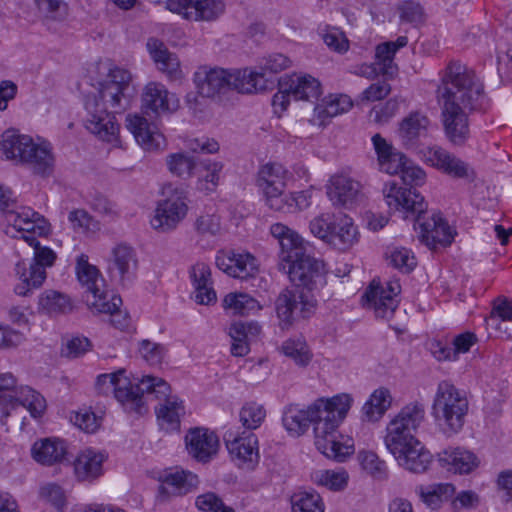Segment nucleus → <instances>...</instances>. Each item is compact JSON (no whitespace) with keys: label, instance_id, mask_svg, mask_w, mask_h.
Instances as JSON below:
<instances>
[{"label":"nucleus","instance_id":"338daca9","mask_svg":"<svg viewBox=\"0 0 512 512\" xmlns=\"http://www.w3.org/2000/svg\"><path fill=\"white\" fill-rule=\"evenodd\" d=\"M292 61L284 54L272 53L264 57L260 62V72L265 73L266 77L271 79L272 75L278 74L288 69Z\"/></svg>","mask_w":512,"mask_h":512},{"label":"nucleus","instance_id":"393cba45","mask_svg":"<svg viewBox=\"0 0 512 512\" xmlns=\"http://www.w3.org/2000/svg\"><path fill=\"white\" fill-rule=\"evenodd\" d=\"M7 220L15 230L21 233L20 238L24 240L25 235L42 236L49 232L46 220L31 208L23 207L20 211L12 208L7 213Z\"/></svg>","mask_w":512,"mask_h":512},{"label":"nucleus","instance_id":"8fccbe9b","mask_svg":"<svg viewBox=\"0 0 512 512\" xmlns=\"http://www.w3.org/2000/svg\"><path fill=\"white\" fill-rule=\"evenodd\" d=\"M223 308L232 314L248 315L259 311L261 306L259 302L246 293L231 292L223 299Z\"/></svg>","mask_w":512,"mask_h":512},{"label":"nucleus","instance_id":"bb28decb","mask_svg":"<svg viewBox=\"0 0 512 512\" xmlns=\"http://www.w3.org/2000/svg\"><path fill=\"white\" fill-rule=\"evenodd\" d=\"M315 446L327 458L337 462H344L354 453L353 439L337 430L315 437Z\"/></svg>","mask_w":512,"mask_h":512},{"label":"nucleus","instance_id":"4468645a","mask_svg":"<svg viewBox=\"0 0 512 512\" xmlns=\"http://www.w3.org/2000/svg\"><path fill=\"white\" fill-rule=\"evenodd\" d=\"M425 419V407L420 402L405 405L389 422L386 428L384 443L398 442L415 437L416 432Z\"/></svg>","mask_w":512,"mask_h":512},{"label":"nucleus","instance_id":"412c9836","mask_svg":"<svg viewBox=\"0 0 512 512\" xmlns=\"http://www.w3.org/2000/svg\"><path fill=\"white\" fill-rule=\"evenodd\" d=\"M224 442L232 458L238 465L253 464L258 460V439L252 432L242 433L229 429L225 432Z\"/></svg>","mask_w":512,"mask_h":512},{"label":"nucleus","instance_id":"b1692460","mask_svg":"<svg viewBox=\"0 0 512 512\" xmlns=\"http://www.w3.org/2000/svg\"><path fill=\"white\" fill-rule=\"evenodd\" d=\"M194 81L199 94L207 98H213L231 89L230 73L220 68H200L195 73Z\"/></svg>","mask_w":512,"mask_h":512},{"label":"nucleus","instance_id":"72a5a7b5","mask_svg":"<svg viewBox=\"0 0 512 512\" xmlns=\"http://www.w3.org/2000/svg\"><path fill=\"white\" fill-rule=\"evenodd\" d=\"M194 287V299L200 305H209L217 300L211 279V269L205 263H196L190 270Z\"/></svg>","mask_w":512,"mask_h":512},{"label":"nucleus","instance_id":"052dcab7","mask_svg":"<svg viewBox=\"0 0 512 512\" xmlns=\"http://www.w3.org/2000/svg\"><path fill=\"white\" fill-rule=\"evenodd\" d=\"M266 417V410L261 404L248 402L239 412L240 422L248 430H254L260 427Z\"/></svg>","mask_w":512,"mask_h":512},{"label":"nucleus","instance_id":"c756f323","mask_svg":"<svg viewBox=\"0 0 512 512\" xmlns=\"http://www.w3.org/2000/svg\"><path fill=\"white\" fill-rule=\"evenodd\" d=\"M373 148L377 155L379 169L387 174H399L406 162V157L383 138L379 133L371 138Z\"/></svg>","mask_w":512,"mask_h":512},{"label":"nucleus","instance_id":"6ab92c4d","mask_svg":"<svg viewBox=\"0 0 512 512\" xmlns=\"http://www.w3.org/2000/svg\"><path fill=\"white\" fill-rule=\"evenodd\" d=\"M216 266L230 277L246 280L259 272L257 259L248 252L221 250L215 258Z\"/></svg>","mask_w":512,"mask_h":512},{"label":"nucleus","instance_id":"f03ea898","mask_svg":"<svg viewBox=\"0 0 512 512\" xmlns=\"http://www.w3.org/2000/svg\"><path fill=\"white\" fill-rule=\"evenodd\" d=\"M383 197L390 209L402 212L405 219L415 222L418 237L427 247L435 249L437 245L451 244L453 235L449 225L439 215L426 218L427 203L415 189L403 188L395 181H388L383 187Z\"/></svg>","mask_w":512,"mask_h":512},{"label":"nucleus","instance_id":"09e8293b","mask_svg":"<svg viewBox=\"0 0 512 512\" xmlns=\"http://www.w3.org/2000/svg\"><path fill=\"white\" fill-rule=\"evenodd\" d=\"M454 486L450 483H437L419 485L415 492L419 498L429 507L436 508L441 502L454 493Z\"/></svg>","mask_w":512,"mask_h":512},{"label":"nucleus","instance_id":"69168bd1","mask_svg":"<svg viewBox=\"0 0 512 512\" xmlns=\"http://www.w3.org/2000/svg\"><path fill=\"white\" fill-rule=\"evenodd\" d=\"M24 241L34 249V257L31 260L33 264H37V266L43 267L45 270L54 264L56 253L52 249L41 246L37 238L31 235H25Z\"/></svg>","mask_w":512,"mask_h":512},{"label":"nucleus","instance_id":"de8ad7c7","mask_svg":"<svg viewBox=\"0 0 512 512\" xmlns=\"http://www.w3.org/2000/svg\"><path fill=\"white\" fill-rule=\"evenodd\" d=\"M137 258L132 247L118 245L113 250V267L118 271L122 280L130 278L137 269Z\"/></svg>","mask_w":512,"mask_h":512},{"label":"nucleus","instance_id":"58836bf2","mask_svg":"<svg viewBox=\"0 0 512 512\" xmlns=\"http://www.w3.org/2000/svg\"><path fill=\"white\" fill-rule=\"evenodd\" d=\"M289 173L280 163L270 162L260 167L257 174V185L263 194L280 193L286 188Z\"/></svg>","mask_w":512,"mask_h":512},{"label":"nucleus","instance_id":"2eb2a0df","mask_svg":"<svg viewBox=\"0 0 512 512\" xmlns=\"http://www.w3.org/2000/svg\"><path fill=\"white\" fill-rule=\"evenodd\" d=\"M401 286L397 280L387 284V290L373 280L362 296V305L372 309L378 318L390 319L399 304Z\"/></svg>","mask_w":512,"mask_h":512},{"label":"nucleus","instance_id":"cd10ccee","mask_svg":"<svg viewBox=\"0 0 512 512\" xmlns=\"http://www.w3.org/2000/svg\"><path fill=\"white\" fill-rule=\"evenodd\" d=\"M146 47L158 70L164 73L170 81L182 79L183 73L178 57L170 52L163 42L156 38H150Z\"/></svg>","mask_w":512,"mask_h":512},{"label":"nucleus","instance_id":"7ed1b4c3","mask_svg":"<svg viewBox=\"0 0 512 512\" xmlns=\"http://www.w3.org/2000/svg\"><path fill=\"white\" fill-rule=\"evenodd\" d=\"M0 151L6 160L29 167L35 174L46 175L52 171L54 156L46 143L34 140L14 129L0 135Z\"/></svg>","mask_w":512,"mask_h":512},{"label":"nucleus","instance_id":"c9c22d12","mask_svg":"<svg viewBox=\"0 0 512 512\" xmlns=\"http://www.w3.org/2000/svg\"><path fill=\"white\" fill-rule=\"evenodd\" d=\"M106 455L88 448L78 454L74 461V473L79 481H93L103 473Z\"/></svg>","mask_w":512,"mask_h":512},{"label":"nucleus","instance_id":"f704fd0d","mask_svg":"<svg viewBox=\"0 0 512 512\" xmlns=\"http://www.w3.org/2000/svg\"><path fill=\"white\" fill-rule=\"evenodd\" d=\"M198 476L190 471L176 470L167 473L161 480L159 491L167 496H183L198 487Z\"/></svg>","mask_w":512,"mask_h":512},{"label":"nucleus","instance_id":"1a4fd4ad","mask_svg":"<svg viewBox=\"0 0 512 512\" xmlns=\"http://www.w3.org/2000/svg\"><path fill=\"white\" fill-rule=\"evenodd\" d=\"M164 199L159 201L151 220L152 227L160 232H170L184 220L188 213L187 196L184 189L172 184L162 190Z\"/></svg>","mask_w":512,"mask_h":512},{"label":"nucleus","instance_id":"0eeeda50","mask_svg":"<svg viewBox=\"0 0 512 512\" xmlns=\"http://www.w3.org/2000/svg\"><path fill=\"white\" fill-rule=\"evenodd\" d=\"M76 274L83 288H85V301L92 311H112L122 305L118 295H109L105 290V281L99 270L88 263L87 257H78Z\"/></svg>","mask_w":512,"mask_h":512},{"label":"nucleus","instance_id":"0e129e2a","mask_svg":"<svg viewBox=\"0 0 512 512\" xmlns=\"http://www.w3.org/2000/svg\"><path fill=\"white\" fill-rule=\"evenodd\" d=\"M358 461L361 467L375 478H384L387 474V467L383 460L372 451H360Z\"/></svg>","mask_w":512,"mask_h":512},{"label":"nucleus","instance_id":"423d86ee","mask_svg":"<svg viewBox=\"0 0 512 512\" xmlns=\"http://www.w3.org/2000/svg\"><path fill=\"white\" fill-rule=\"evenodd\" d=\"M309 228L314 236L341 251L358 242L357 228L352 218L345 214H322L311 220Z\"/></svg>","mask_w":512,"mask_h":512},{"label":"nucleus","instance_id":"5fc2aeb1","mask_svg":"<svg viewBox=\"0 0 512 512\" xmlns=\"http://www.w3.org/2000/svg\"><path fill=\"white\" fill-rule=\"evenodd\" d=\"M349 476L343 469L339 470H315L311 473L314 484L324 486L333 491L343 490L348 483Z\"/></svg>","mask_w":512,"mask_h":512},{"label":"nucleus","instance_id":"e2e57ef3","mask_svg":"<svg viewBox=\"0 0 512 512\" xmlns=\"http://www.w3.org/2000/svg\"><path fill=\"white\" fill-rule=\"evenodd\" d=\"M39 307L47 313H65L70 309L69 299L53 290L45 291L39 297Z\"/></svg>","mask_w":512,"mask_h":512},{"label":"nucleus","instance_id":"f3484780","mask_svg":"<svg viewBox=\"0 0 512 512\" xmlns=\"http://www.w3.org/2000/svg\"><path fill=\"white\" fill-rule=\"evenodd\" d=\"M270 233L278 240L280 246V269L286 270L292 263L309 253L307 243L295 230L288 226L275 223L271 225Z\"/></svg>","mask_w":512,"mask_h":512},{"label":"nucleus","instance_id":"c85d7f7f","mask_svg":"<svg viewBox=\"0 0 512 512\" xmlns=\"http://www.w3.org/2000/svg\"><path fill=\"white\" fill-rule=\"evenodd\" d=\"M132 392L140 398L143 404V411L130 412L131 414L134 413L137 415H144L148 411L145 396L151 397L161 403L165 398L173 395L168 382L152 375H145L136 384H132Z\"/></svg>","mask_w":512,"mask_h":512},{"label":"nucleus","instance_id":"680f3d73","mask_svg":"<svg viewBox=\"0 0 512 512\" xmlns=\"http://www.w3.org/2000/svg\"><path fill=\"white\" fill-rule=\"evenodd\" d=\"M68 221L72 229L78 233H95L100 230V223L84 209L70 211Z\"/></svg>","mask_w":512,"mask_h":512},{"label":"nucleus","instance_id":"79ce46f5","mask_svg":"<svg viewBox=\"0 0 512 512\" xmlns=\"http://www.w3.org/2000/svg\"><path fill=\"white\" fill-rule=\"evenodd\" d=\"M392 400L389 389L385 387L375 389L361 408L362 421L378 422L391 407Z\"/></svg>","mask_w":512,"mask_h":512},{"label":"nucleus","instance_id":"c03bdc74","mask_svg":"<svg viewBox=\"0 0 512 512\" xmlns=\"http://www.w3.org/2000/svg\"><path fill=\"white\" fill-rule=\"evenodd\" d=\"M430 125L429 118L420 112H411L399 124V136L406 144L415 141L427 134Z\"/></svg>","mask_w":512,"mask_h":512},{"label":"nucleus","instance_id":"a19ab883","mask_svg":"<svg viewBox=\"0 0 512 512\" xmlns=\"http://www.w3.org/2000/svg\"><path fill=\"white\" fill-rule=\"evenodd\" d=\"M266 204L270 209L282 213H294L307 208L310 205V197L306 192L300 191L295 193H270L266 194Z\"/></svg>","mask_w":512,"mask_h":512},{"label":"nucleus","instance_id":"a211bd4d","mask_svg":"<svg viewBox=\"0 0 512 512\" xmlns=\"http://www.w3.org/2000/svg\"><path fill=\"white\" fill-rule=\"evenodd\" d=\"M423 157L431 166L453 178H475V172L468 163L440 146L426 148L423 150Z\"/></svg>","mask_w":512,"mask_h":512},{"label":"nucleus","instance_id":"39448f33","mask_svg":"<svg viewBox=\"0 0 512 512\" xmlns=\"http://www.w3.org/2000/svg\"><path fill=\"white\" fill-rule=\"evenodd\" d=\"M353 397L340 393L330 398H318L308 406L310 422L313 424L314 437L333 433L345 419L350 410Z\"/></svg>","mask_w":512,"mask_h":512},{"label":"nucleus","instance_id":"13d9d810","mask_svg":"<svg viewBox=\"0 0 512 512\" xmlns=\"http://www.w3.org/2000/svg\"><path fill=\"white\" fill-rule=\"evenodd\" d=\"M485 322L488 329H502L506 322H512V301L503 296L496 298Z\"/></svg>","mask_w":512,"mask_h":512},{"label":"nucleus","instance_id":"9b49d317","mask_svg":"<svg viewBox=\"0 0 512 512\" xmlns=\"http://www.w3.org/2000/svg\"><path fill=\"white\" fill-rule=\"evenodd\" d=\"M385 446L399 466L410 472L424 473L432 462L431 453L416 437L385 443Z\"/></svg>","mask_w":512,"mask_h":512},{"label":"nucleus","instance_id":"ddd939ff","mask_svg":"<svg viewBox=\"0 0 512 512\" xmlns=\"http://www.w3.org/2000/svg\"><path fill=\"white\" fill-rule=\"evenodd\" d=\"M124 373L125 370L121 369L115 373L99 375L96 380V389L102 394L112 392L126 412H141L143 404L140 398L133 394L132 383Z\"/></svg>","mask_w":512,"mask_h":512},{"label":"nucleus","instance_id":"864d4df0","mask_svg":"<svg viewBox=\"0 0 512 512\" xmlns=\"http://www.w3.org/2000/svg\"><path fill=\"white\" fill-rule=\"evenodd\" d=\"M45 25L62 22L68 14V5L63 0H33Z\"/></svg>","mask_w":512,"mask_h":512},{"label":"nucleus","instance_id":"37998d69","mask_svg":"<svg viewBox=\"0 0 512 512\" xmlns=\"http://www.w3.org/2000/svg\"><path fill=\"white\" fill-rule=\"evenodd\" d=\"M352 106L353 103L349 96L330 95L323 100L322 104L315 106L313 121L324 126L331 118L349 111Z\"/></svg>","mask_w":512,"mask_h":512},{"label":"nucleus","instance_id":"4be33fe9","mask_svg":"<svg viewBox=\"0 0 512 512\" xmlns=\"http://www.w3.org/2000/svg\"><path fill=\"white\" fill-rule=\"evenodd\" d=\"M327 194L334 205L351 206L363 199L362 185L345 173L331 176Z\"/></svg>","mask_w":512,"mask_h":512},{"label":"nucleus","instance_id":"2f4dec72","mask_svg":"<svg viewBox=\"0 0 512 512\" xmlns=\"http://www.w3.org/2000/svg\"><path fill=\"white\" fill-rule=\"evenodd\" d=\"M284 89L290 90L295 100L314 103L322 95L321 83L308 74H293L284 77Z\"/></svg>","mask_w":512,"mask_h":512},{"label":"nucleus","instance_id":"a878e982","mask_svg":"<svg viewBox=\"0 0 512 512\" xmlns=\"http://www.w3.org/2000/svg\"><path fill=\"white\" fill-rule=\"evenodd\" d=\"M441 467L455 474H469L479 466L478 457L464 447H448L438 453Z\"/></svg>","mask_w":512,"mask_h":512},{"label":"nucleus","instance_id":"774afa93","mask_svg":"<svg viewBox=\"0 0 512 512\" xmlns=\"http://www.w3.org/2000/svg\"><path fill=\"white\" fill-rule=\"evenodd\" d=\"M196 507L203 512H235L227 506L220 497L213 492L199 495L195 501Z\"/></svg>","mask_w":512,"mask_h":512},{"label":"nucleus","instance_id":"f8f14e48","mask_svg":"<svg viewBox=\"0 0 512 512\" xmlns=\"http://www.w3.org/2000/svg\"><path fill=\"white\" fill-rule=\"evenodd\" d=\"M295 287L307 293L326 284L324 263L307 253L284 270Z\"/></svg>","mask_w":512,"mask_h":512},{"label":"nucleus","instance_id":"dca6fc26","mask_svg":"<svg viewBox=\"0 0 512 512\" xmlns=\"http://www.w3.org/2000/svg\"><path fill=\"white\" fill-rule=\"evenodd\" d=\"M85 109L84 125L86 129L103 141H116L119 126L115 121L114 112H108L107 107H103L97 97H87Z\"/></svg>","mask_w":512,"mask_h":512},{"label":"nucleus","instance_id":"a18cd8bd","mask_svg":"<svg viewBox=\"0 0 512 512\" xmlns=\"http://www.w3.org/2000/svg\"><path fill=\"white\" fill-rule=\"evenodd\" d=\"M310 419L308 408L303 409L298 404H290L283 412L282 423L291 436L298 437L308 430Z\"/></svg>","mask_w":512,"mask_h":512},{"label":"nucleus","instance_id":"9d476101","mask_svg":"<svg viewBox=\"0 0 512 512\" xmlns=\"http://www.w3.org/2000/svg\"><path fill=\"white\" fill-rule=\"evenodd\" d=\"M316 307L314 295L297 287L283 289L275 300L276 314L282 327H290L300 319L311 317Z\"/></svg>","mask_w":512,"mask_h":512},{"label":"nucleus","instance_id":"f257e3e1","mask_svg":"<svg viewBox=\"0 0 512 512\" xmlns=\"http://www.w3.org/2000/svg\"><path fill=\"white\" fill-rule=\"evenodd\" d=\"M447 139L462 146L470 136L468 115L484 102V86L475 72L460 62H450L437 88Z\"/></svg>","mask_w":512,"mask_h":512},{"label":"nucleus","instance_id":"7c9ffc66","mask_svg":"<svg viewBox=\"0 0 512 512\" xmlns=\"http://www.w3.org/2000/svg\"><path fill=\"white\" fill-rule=\"evenodd\" d=\"M273 84L274 81L266 77L265 73L249 68L230 73L231 89L239 93L251 94L266 91L271 88Z\"/></svg>","mask_w":512,"mask_h":512},{"label":"nucleus","instance_id":"6e6d98bb","mask_svg":"<svg viewBox=\"0 0 512 512\" xmlns=\"http://www.w3.org/2000/svg\"><path fill=\"white\" fill-rule=\"evenodd\" d=\"M225 9L222 0H196L188 13V20L213 21L217 19Z\"/></svg>","mask_w":512,"mask_h":512},{"label":"nucleus","instance_id":"e433bc0d","mask_svg":"<svg viewBox=\"0 0 512 512\" xmlns=\"http://www.w3.org/2000/svg\"><path fill=\"white\" fill-rule=\"evenodd\" d=\"M15 270L20 282L14 291L22 297L29 296L34 289L41 287L47 277L45 269L31 261L28 264L25 261L18 262Z\"/></svg>","mask_w":512,"mask_h":512},{"label":"nucleus","instance_id":"49530a36","mask_svg":"<svg viewBox=\"0 0 512 512\" xmlns=\"http://www.w3.org/2000/svg\"><path fill=\"white\" fill-rule=\"evenodd\" d=\"M90 97H97L103 107L112 109L114 113L125 110L129 105L127 93L121 91L115 84L100 83L98 93Z\"/></svg>","mask_w":512,"mask_h":512},{"label":"nucleus","instance_id":"473e14b6","mask_svg":"<svg viewBox=\"0 0 512 512\" xmlns=\"http://www.w3.org/2000/svg\"><path fill=\"white\" fill-rule=\"evenodd\" d=\"M126 127L145 150H156L164 144V137L139 115H128Z\"/></svg>","mask_w":512,"mask_h":512},{"label":"nucleus","instance_id":"20e7f679","mask_svg":"<svg viewBox=\"0 0 512 512\" xmlns=\"http://www.w3.org/2000/svg\"><path fill=\"white\" fill-rule=\"evenodd\" d=\"M469 410L468 399L448 381H441L433 399L432 415L444 433L453 435L462 430Z\"/></svg>","mask_w":512,"mask_h":512},{"label":"nucleus","instance_id":"6e6552de","mask_svg":"<svg viewBox=\"0 0 512 512\" xmlns=\"http://www.w3.org/2000/svg\"><path fill=\"white\" fill-rule=\"evenodd\" d=\"M18 405L26 407L33 417L41 416L46 408L38 392L29 386H17L12 373H0V419L8 417Z\"/></svg>","mask_w":512,"mask_h":512},{"label":"nucleus","instance_id":"ea45409f","mask_svg":"<svg viewBox=\"0 0 512 512\" xmlns=\"http://www.w3.org/2000/svg\"><path fill=\"white\" fill-rule=\"evenodd\" d=\"M33 459L41 465L51 466L64 460L67 447L58 438H44L36 441L31 449Z\"/></svg>","mask_w":512,"mask_h":512},{"label":"nucleus","instance_id":"603ef678","mask_svg":"<svg viewBox=\"0 0 512 512\" xmlns=\"http://www.w3.org/2000/svg\"><path fill=\"white\" fill-rule=\"evenodd\" d=\"M395 54L392 42L379 44L375 51L374 73H381L389 78L394 77L398 71V67L394 63Z\"/></svg>","mask_w":512,"mask_h":512},{"label":"nucleus","instance_id":"5701e85b","mask_svg":"<svg viewBox=\"0 0 512 512\" xmlns=\"http://www.w3.org/2000/svg\"><path fill=\"white\" fill-rule=\"evenodd\" d=\"M188 453L199 462H208L219 448L217 435L206 428H194L185 437Z\"/></svg>","mask_w":512,"mask_h":512},{"label":"nucleus","instance_id":"bf43d9fd","mask_svg":"<svg viewBox=\"0 0 512 512\" xmlns=\"http://www.w3.org/2000/svg\"><path fill=\"white\" fill-rule=\"evenodd\" d=\"M202 174L197 180V189L206 194L214 192L219 184L223 164L220 162L201 163Z\"/></svg>","mask_w":512,"mask_h":512},{"label":"nucleus","instance_id":"4d7b16f0","mask_svg":"<svg viewBox=\"0 0 512 512\" xmlns=\"http://www.w3.org/2000/svg\"><path fill=\"white\" fill-rule=\"evenodd\" d=\"M325 505L315 491H298L291 496V512H324Z\"/></svg>","mask_w":512,"mask_h":512},{"label":"nucleus","instance_id":"aec40b11","mask_svg":"<svg viewBox=\"0 0 512 512\" xmlns=\"http://www.w3.org/2000/svg\"><path fill=\"white\" fill-rule=\"evenodd\" d=\"M142 109L144 113L155 116L175 112L179 107L177 96L160 82L147 83L142 92Z\"/></svg>","mask_w":512,"mask_h":512},{"label":"nucleus","instance_id":"4c0bfd02","mask_svg":"<svg viewBox=\"0 0 512 512\" xmlns=\"http://www.w3.org/2000/svg\"><path fill=\"white\" fill-rule=\"evenodd\" d=\"M155 413L163 430L167 432L178 431L181 418L185 415L184 403L177 395H172L155 407Z\"/></svg>","mask_w":512,"mask_h":512},{"label":"nucleus","instance_id":"3c124183","mask_svg":"<svg viewBox=\"0 0 512 512\" xmlns=\"http://www.w3.org/2000/svg\"><path fill=\"white\" fill-rule=\"evenodd\" d=\"M168 170L175 176L182 179H188L194 175L198 169V163L194 156L179 152L169 154L166 158Z\"/></svg>","mask_w":512,"mask_h":512}]
</instances>
